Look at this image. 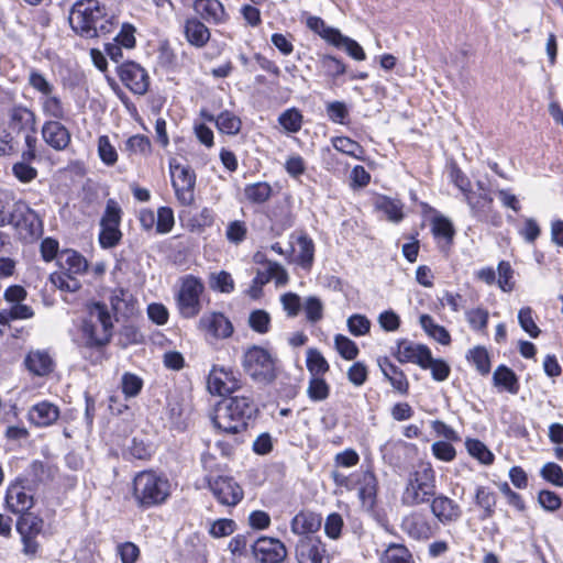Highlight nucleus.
Listing matches in <instances>:
<instances>
[{
  "label": "nucleus",
  "instance_id": "obj_47",
  "mask_svg": "<svg viewBox=\"0 0 563 563\" xmlns=\"http://www.w3.org/2000/svg\"><path fill=\"white\" fill-rule=\"evenodd\" d=\"M307 394L311 400L321 401L329 397L330 387L323 378L312 376L309 382Z\"/></svg>",
  "mask_w": 563,
  "mask_h": 563
},
{
  "label": "nucleus",
  "instance_id": "obj_19",
  "mask_svg": "<svg viewBox=\"0 0 563 563\" xmlns=\"http://www.w3.org/2000/svg\"><path fill=\"white\" fill-rule=\"evenodd\" d=\"M41 132L44 142L56 151H64L70 144L71 134L60 121H46Z\"/></svg>",
  "mask_w": 563,
  "mask_h": 563
},
{
  "label": "nucleus",
  "instance_id": "obj_49",
  "mask_svg": "<svg viewBox=\"0 0 563 563\" xmlns=\"http://www.w3.org/2000/svg\"><path fill=\"white\" fill-rule=\"evenodd\" d=\"M249 325L257 333H267L271 325L269 313L262 309L252 311L249 317Z\"/></svg>",
  "mask_w": 563,
  "mask_h": 563
},
{
  "label": "nucleus",
  "instance_id": "obj_20",
  "mask_svg": "<svg viewBox=\"0 0 563 563\" xmlns=\"http://www.w3.org/2000/svg\"><path fill=\"white\" fill-rule=\"evenodd\" d=\"M199 328L216 339H228L234 331L231 321L221 312L202 316L199 320Z\"/></svg>",
  "mask_w": 563,
  "mask_h": 563
},
{
  "label": "nucleus",
  "instance_id": "obj_58",
  "mask_svg": "<svg viewBox=\"0 0 563 563\" xmlns=\"http://www.w3.org/2000/svg\"><path fill=\"white\" fill-rule=\"evenodd\" d=\"M468 357L473 361L481 374L486 375L489 373L490 362L486 349L481 346L474 347L470 351Z\"/></svg>",
  "mask_w": 563,
  "mask_h": 563
},
{
  "label": "nucleus",
  "instance_id": "obj_22",
  "mask_svg": "<svg viewBox=\"0 0 563 563\" xmlns=\"http://www.w3.org/2000/svg\"><path fill=\"white\" fill-rule=\"evenodd\" d=\"M192 8L208 23L221 24L229 18L223 4L219 0H195Z\"/></svg>",
  "mask_w": 563,
  "mask_h": 563
},
{
  "label": "nucleus",
  "instance_id": "obj_50",
  "mask_svg": "<svg viewBox=\"0 0 563 563\" xmlns=\"http://www.w3.org/2000/svg\"><path fill=\"white\" fill-rule=\"evenodd\" d=\"M98 154L100 159L108 166H113L118 161L117 150L110 143L107 135H101L98 139Z\"/></svg>",
  "mask_w": 563,
  "mask_h": 563
},
{
  "label": "nucleus",
  "instance_id": "obj_41",
  "mask_svg": "<svg viewBox=\"0 0 563 563\" xmlns=\"http://www.w3.org/2000/svg\"><path fill=\"white\" fill-rule=\"evenodd\" d=\"M420 367L423 369L430 368L433 379L438 382L445 380L451 372L450 366L443 360L432 357L431 351L429 352V358L423 360Z\"/></svg>",
  "mask_w": 563,
  "mask_h": 563
},
{
  "label": "nucleus",
  "instance_id": "obj_61",
  "mask_svg": "<svg viewBox=\"0 0 563 563\" xmlns=\"http://www.w3.org/2000/svg\"><path fill=\"white\" fill-rule=\"evenodd\" d=\"M349 331L355 335H364L371 329V321L362 314H353L347 319Z\"/></svg>",
  "mask_w": 563,
  "mask_h": 563
},
{
  "label": "nucleus",
  "instance_id": "obj_5",
  "mask_svg": "<svg viewBox=\"0 0 563 563\" xmlns=\"http://www.w3.org/2000/svg\"><path fill=\"white\" fill-rule=\"evenodd\" d=\"M89 319L84 322L82 332L89 347H102L110 342L113 323L107 305L92 302L88 306Z\"/></svg>",
  "mask_w": 563,
  "mask_h": 563
},
{
  "label": "nucleus",
  "instance_id": "obj_33",
  "mask_svg": "<svg viewBox=\"0 0 563 563\" xmlns=\"http://www.w3.org/2000/svg\"><path fill=\"white\" fill-rule=\"evenodd\" d=\"M358 486V496L363 501L373 500L377 493V479L372 471L363 472L355 481V487Z\"/></svg>",
  "mask_w": 563,
  "mask_h": 563
},
{
  "label": "nucleus",
  "instance_id": "obj_1",
  "mask_svg": "<svg viewBox=\"0 0 563 563\" xmlns=\"http://www.w3.org/2000/svg\"><path fill=\"white\" fill-rule=\"evenodd\" d=\"M258 412L254 400L249 396H233L220 401L214 411L216 428L228 434L245 431Z\"/></svg>",
  "mask_w": 563,
  "mask_h": 563
},
{
  "label": "nucleus",
  "instance_id": "obj_36",
  "mask_svg": "<svg viewBox=\"0 0 563 563\" xmlns=\"http://www.w3.org/2000/svg\"><path fill=\"white\" fill-rule=\"evenodd\" d=\"M420 324L423 328V330L439 343L443 345L450 344V333L444 327L437 324L433 321L432 317H430L429 314H422L420 317Z\"/></svg>",
  "mask_w": 563,
  "mask_h": 563
},
{
  "label": "nucleus",
  "instance_id": "obj_7",
  "mask_svg": "<svg viewBox=\"0 0 563 563\" xmlns=\"http://www.w3.org/2000/svg\"><path fill=\"white\" fill-rule=\"evenodd\" d=\"M13 217L9 225H12L19 238L25 242L38 239L43 233V222L24 200H16Z\"/></svg>",
  "mask_w": 563,
  "mask_h": 563
},
{
  "label": "nucleus",
  "instance_id": "obj_15",
  "mask_svg": "<svg viewBox=\"0 0 563 563\" xmlns=\"http://www.w3.org/2000/svg\"><path fill=\"white\" fill-rule=\"evenodd\" d=\"M8 129L10 133L26 134L36 132V115L25 106L15 104L8 110Z\"/></svg>",
  "mask_w": 563,
  "mask_h": 563
},
{
  "label": "nucleus",
  "instance_id": "obj_9",
  "mask_svg": "<svg viewBox=\"0 0 563 563\" xmlns=\"http://www.w3.org/2000/svg\"><path fill=\"white\" fill-rule=\"evenodd\" d=\"M172 185L176 198L183 206H191L195 201L196 174L190 166H185L175 161L169 164Z\"/></svg>",
  "mask_w": 563,
  "mask_h": 563
},
{
  "label": "nucleus",
  "instance_id": "obj_56",
  "mask_svg": "<svg viewBox=\"0 0 563 563\" xmlns=\"http://www.w3.org/2000/svg\"><path fill=\"white\" fill-rule=\"evenodd\" d=\"M175 224L174 211L169 207H161L156 216V232L168 233Z\"/></svg>",
  "mask_w": 563,
  "mask_h": 563
},
{
  "label": "nucleus",
  "instance_id": "obj_39",
  "mask_svg": "<svg viewBox=\"0 0 563 563\" xmlns=\"http://www.w3.org/2000/svg\"><path fill=\"white\" fill-rule=\"evenodd\" d=\"M307 368L312 376H319L327 373L330 366L317 349H309L307 352Z\"/></svg>",
  "mask_w": 563,
  "mask_h": 563
},
{
  "label": "nucleus",
  "instance_id": "obj_30",
  "mask_svg": "<svg viewBox=\"0 0 563 563\" xmlns=\"http://www.w3.org/2000/svg\"><path fill=\"white\" fill-rule=\"evenodd\" d=\"M375 207L377 210L382 211L389 221L399 222L404 218V205L400 200L380 196L376 199Z\"/></svg>",
  "mask_w": 563,
  "mask_h": 563
},
{
  "label": "nucleus",
  "instance_id": "obj_14",
  "mask_svg": "<svg viewBox=\"0 0 563 563\" xmlns=\"http://www.w3.org/2000/svg\"><path fill=\"white\" fill-rule=\"evenodd\" d=\"M252 552L261 563H282L287 556L285 544L269 537L258 538L252 545Z\"/></svg>",
  "mask_w": 563,
  "mask_h": 563
},
{
  "label": "nucleus",
  "instance_id": "obj_55",
  "mask_svg": "<svg viewBox=\"0 0 563 563\" xmlns=\"http://www.w3.org/2000/svg\"><path fill=\"white\" fill-rule=\"evenodd\" d=\"M122 210L118 202L113 199L107 201L104 213L101 218L100 225L119 227L121 222Z\"/></svg>",
  "mask_w": 563,
  "mask_h": 563
},
{
  "label": "nucleus",
  "instance_id": "obj_24",
  "mask_svg": "<svg viewBox=\"0 0 563 563\" xmlns=\"http://www.w3.org/2000/svg\"><path fill=\"white\" fill-rule=\"evenodd\" d=\"M378 366L396 391L401 395L408 394L409 382L405 373L398 366L391 363L388 357L378 358Z\"/></svg>",
  "mask_w": 563,
  "mask_h": 563
},
{
  "label": "nucleus",
  "instance_id": "obj_44",
  "mask_svg": "<svg viewBox=\"0 0 563 563\" xmlns=\"http://www.w3.org/2000/svg\"><path fill=\"white\" fill-rule=\"evenodd\" d=\"M43 112L52 117L53 121H60L66 118V111L60 99L56 96H45L42 102Z\"/></svg>",
  "mask_w": 563,
  "mask_h": 563
},
{
  "label": "nucleus",
  "instance_id": "obj_53",
  "mask_svg": "<svg viewBox=\"0 0 563 563\" xmlns=\"http://www.w3.org/2000/svg\"><path fill=\"white\" fill-rule=\"evenodd\" d=\"M299 254L298 258L303 268H309L313 262L314 245L311 239L302 235L298 239Z\"/></svg>",
  "mask_w": 563,
  "mask_h": 563
},
{
  "label": "nucleus",
  "instance_id": "obj_26",
  "mask_svg": "<svg viewBox=\"0 0 563 563\" xmlns=\"http://www.w3.org/2000/svg\"><path fill=\"white\" fill-rule=\"evenodd\" d=\"M322 518L320 515L311 511L298 512L290 522V529L295 534L309 537L308 534L317 532L321 527Z\"/></svg>",
  "mask_w": 563,
  "mask_h": 563
},
{
  "label": "nucleus",
  "instance_id": "obj_12",
  "mask_svg": "<svg viewBox=\"0 0 563 563\" xmlns=\"http://www.w3.org/2000/svg\"><path fill=\"white\" fill-rule=\"evenodd\" d=\"M239 376L232 368L213 366L207 379L208 390L218 396L232 394L241 387Z\"/></svg>",
  "mask_w": 563,
  "mask_h": 563
},
{
  "label": "nucleus",
  "instance_id": "obj_10",
  "mask_svg": "<svg viewBox=\"0 0 563 563\" xmlns=\"http://www.w3.org/2000/svg\"><path fill=\"white\" fill-rule=\"evenodd\" d=\"M208 487L221 505L229 507L238 505L244 496L242 487L230 476L210 477Z\"/></svg>",
  "mask_w": 563,
  "mask_h": 563
},
{
  "label": "nucleus",
  "instance_id": "obj_64",
  "mask_svg": "<svg viewBox=\"0 0 563 563\" xmlns=\"http://www.w3.org/2000/svg\"><path fill=\"white\" fill-rule=\"evenodd\" d=\"M466 319L474 330H483L487 327L488 311L485 309H472L466 312Z\"/></svg>",
  "mask_w": 563,
  "mask_h": 563
},
{
  "label": "nucleus",
  "instance_id": "obj_57",
  "mask_svg": "<svg viewBox=\"0 0 563 563\" xmlns=\"http://www.w3.org/2000/svg\"><path fill=\"white\" fill-rule=\"evenodd\" d=\"M432 233L435 238H443L451 242L454 235V228L449 219L435 217L432 222Z\"/></svg>",
  "mask_w": 563,
  "mask_h": 563
},
{
  "label": "nucleus",
  "instance_id": "obj_34",
  "mask_svg": "<svg viewBox=\"0 0 563 563\" xmlns=\"http://www.w3.org/2000/svg\"><path fill=\"white\" fill-rule=\"evenodd\" d=\"M59 264L67 273L80 274L87 269V261L75 251H64L59 256Z\"/></svg>",
  "mask_w": 563,
  "mask_h": 563
},
{
  "label": "nucleus",
  "instance_id": "obj_38",
  "mask_svg": "<svg viewBox=\"0 0 563 563\" xmlns=\"http://www.w3.org/2000/svg\"><path fill=\"white\" fill-rule=\"evenodd\" d=\"M244 195L253 203H263L269 199L272 187L267 183H255L245 187Z\"/></svg>",
  "mask_w": 563,
  "mask_h": 563
},
{
  "label": "nucleus",
  "instance_id": "obj_40",
  "mask_svg": "<svg viewBox=\"0 0 563 563\" xmlns=\"http://www.w3.org/2000/svg\"><path fill=\"white\" fill-rule=\"evenodd\" d=\"M333 147L349 156L362 158L364 154L363 147L355 141L346 136H338L332 140Z\"/></svg>",
  "mask_w": 563,
  "mask_h": 563
},
{
  "label": "nucleus",
  "instance_id": "obj_35",
  "mask_svg": "<svg viewBox=\"0 0 563 563\" xmlns=\"http://www.w3.org/2000/svg\"><path fill=\"white\" fill-rule=\"evenodd\" d=\"M476 505L483 509L482 519H488L494 515L497 497L496 494L487 487L479 486L475 495Z\"/></svg>",
  "mask_w": 563,
  "mask_h": 563
},
{
  "label": "nucleus",
  "instance_id": "obj_43",
  "mask_svg": "<svg viewBox=\"0 0 563 563\" xmlns=\"http://www.w3.org/2000/svg\"><path fill=\"white\" fill-rule=\"evenodd\" d=\"M278 122L288 132L296 133L301 129L302 114L298 109L291 108L279 115Z\"/></svg>",
  "mask_w": 563,
  "mask_h": 563
},
{
  "label": "nucleus",
  "instance_id": "obj_17",
  "mask_svg": "<svg viewBox=\"0 0 563 563\" xmlns=\"http://www.w3.org/2000/svg\"><path fill=\"white\" fill-rule=\"evenodd\" d=\"M401 529L415 540H428L434 534V529L428 516L421 511L407 515L402 519Z\"/></svg>",
  "mask_w": 563,
  "mask_h": 563
},
{
  "label": "nucleus",
  "instance_id": "obj_37",
  "mask_svg": "<svg viewBox=\"0 0 563 563\" xmlns=\"http://www.w3.org/2000/svg\"><path fill=\"white\" fill-rule=\"evenodd\" d=\"M380 563H411V554L402 544H390L384 552Z\"/></svg>",
  "mask_w": 563,
  "mask_h": 563
},
{
  "label": "nucleus",
  "instance_id": "obj_54",
  "mask_svg": "<svg viewBox=\"0 0 563 563\" xmlns=\"http://www.w3.org/2000/svg\"><path fill=\"white\" fill-rule=\"evenodd\" d=\"M99 243L103 249H111L119 244L122 233L119 227L100 225Z\"/></svg>",
  "mask_w": 563,
  "mask_h": 563
},
{
  "label": "nucleus",
  "instance_id": "obj_21",
  "mask_svg": "<svg viewBox=\"0 0 563 563\" xmlns=\"http://www.w3.org/2000/svg\"><path fill=\"white\" fill-rule=\"evenodd\" d=\"M473 214L482 221H490L494 224L499 223V217L492 213L493 198L486 192H468L465 197Z\"/></svg>",
  "mask_w": 563,
  "mask_h": 563
},
{
  "label": "nucleus",
  "instance_id": "obj_23",
  "mask_svg": "<svg viewBox=\"0 0 563 563\" xmlns=\"http://www.w3.org/2000/svg\"><path fill=\"white\" fill-rule=\"evenodd\" d=\"M429 347L422 344H416L408 340H401L397 343L396 357L400 363H416L422 365L423 360L429 358Z\"/></svg>",
  "mask_w": 563,
  "mask_h": 563
},
{
  "label": "nucleus",
  "instance_id": "obj_28",
  "mask_svg": "<svg viewBox=\"0 0 563 563\" xmlns=\"http://www.w3.org/2000/svg\"><path fill=\"white\" fill-rule=\"evenodd\" d=\"M59 417V409L51 402H40L30 410V420L37 427H47Z\"/></svg>",
  "mask_w": 563,
  "mask_h": 563
},
{
  "label": "nucleus",
  "instance_id": "obj_52",
  "mask_svg": "<svg viewBox=\"0 0 563 563\" xmlns=\"http://www.w3.org/2000/svg\"><path fill=\"white\" fill-rule=\"evenodd\" d=\"M518 321L523 331H526L531 338H538L541 330L536 324L533 319V311L530 307H525L519 310Z\"/></svg>",
  "mask_w": 563,
  "mask_h": 563
},
{
  "label": "nucleus",
  "instance_id": "obj_27",
  "mask_svg": "<svg viewBox=\"0 0 563 563\" xmlns=\"http://www.w3.org/2000/svg\"><path fill=\"white\" fill-rule=\"evenodd\" d=\"M26 368L37 376H46L54 369V361L45 351H31L24 360Z\"/></svg>",
  "mask_w": 563,
  "mask_h": 563
},
{
  "label": "nucleus",
  "instance_id": "obj_51",
  "mask_svg": "<svg viewBox=\"0 0 563 563\" xmlns=\"http://www.w3.org/2000/svg\"><path fill=\"white\" fill-rule=\"evenodd\" d=\"M71 274L73 273L67 272L54 273L51 276V280L59 289L75 292L81 285L77 278L71 276Z\"/></svg>",
  "mask_w": 563,
  "mask_h": 563
},
{
  "label": "nucleus",
  "instance_id": "obj_11",
  "mask_svg": "<svg viewBox=\"0 0 563 563\" xmlns=\"http://www.w3.org/2000/svg\"><path fill=\"white\" fill-rule=\"evenodd\" d=\"M25 478H16L5 493V506L13 514L27 512L34 505L32 489L26 485Z\"/></svg>",
  "mask_w": 563,
  "mask_h": 563
},
{
  "label": "nucleus",
  "instance_id": "obj_32",
  "mask_svg": "<svg viewBox=\"0 0 563 563\" xmlns=\"http://www.w3.org/2000/svg\"><path fill=\"white\" fill-rule=\"evenodd\" d=\"M332 34V38L334 40L332 44L336 47H342L345 52L356 60H364L365 53L362 46L354 40L341 34L340 31H330Z\"/></svg>",
  "mask_w": 563,
  "mask_h": 563
},
{
  "label": "nucleus",
  "instance_id": "obj_8",
  "mask_svg": "<svg viewBox=\"0 0 563 563\" xmlns=\"http://www.w3.org/2000/svg\"><path fill=\"white\" fill-rule=\"evenodd\" d=\"M203 290L205 286L199 278L192 275L183 278L176 295L177 309L183 318L191 319L200 313V297Z\"/></svg>",
  "mask_w": 563,
  "mask_h": 563
},
{
  "label": "nucleus",
  "instance_id": "obj_16",
  "mask_svg": "<svg viewBox=\"0 0 563 563\" xmlns=\"http://www.w3.org/2000/svg\"><path fill=\"white\" fill-rule=\"evenodd\" d=\"M296 554L299 563H330L325 545L314 537H303L299 540Z\"/></svg>",
  "mask_w": 563,
  "mask_h": 563
},
{
  "label": "nucleus",
  "instance_id": "obj_4",
  "mask_svg": "<svg viewBox=\"0 0 563 563\" xmlns=\"http://www.w3.org/2000/svg\"><path fill=\"white\" fill-rule=\"evenodd\" d=\"M106 15V7L98 0H79L73 4L68 20L76 34L93 38L98 36V23Z\"/></svg>",
  "mask_w": 563,
  "mask_h": 563
},
{
  "label": "nucleus",
  "instance_id": "obj_59",
  "mask_svg": "<svg viewBox=\"0 0 563 563\" xmlns=\"http://www.w3.org/2000/svg\"><path fill=\"white\" fill-rule=\"evenodd\" d=\"M541 476L551 484L558 487H563V470L556 463H547L541 468Z\"/></svg>",
  "mask_w": 563,
  "mask_h": 563
},
{
  "label": "nucleus",
  "instance_id": "obj_2",
  "mask_svg": "<svg viewBox=\"0 0 563 563\" xmlns=\"http://www.w3.org/2000/svg\"><path fill=\"white\" fill-rule=\"evenodd\" d=\"M435 494V472L429 463H420L408 474L400 501L402 506L417 507L428 504Z\"/></svg>",
  "mask_w": 563,
  "mask_h": 563
},
{
  "label": "nucleus",
  "instance_id": "obj_60",
  "mask_svg": "<svg viewBox=\"0 0 563 563\" xmlns=\"http://www.w3.org/2000/svg\"><path fill=\"white\" fill-rule=\"evenodd\" d=\"M143 387L142 379L131 373H125L122 377V391L126 397H135Z\"/></svg>",
  "mask_w": 563,
  "mask_h": 563
},
{
  "label": "nucleus",
  "instance_id": "obj_46",
  "mask_svg": "<svg viewBox=\"0 0 563 563\" xmlns=\"http://www.w3.org/2000/svg\"><path fill=\"white\" fill-rule=\"evenodd\" d=\"M466 449L472 456L476 457L483 464L489 465L494 461L493 453L479 440H476V439L467 440Z\"/></svg>",
  "mask_w": 563,
  "mask_h": 563
},
{
  "label": "nucleus",
  "instance_id": "obj_25",
  "mask_svg": "<svg viewBox=\"0 0 563 563\" xmlns=\"http://www.w3.org/2000/svg\"><path fill=\"white\" fill-rule=\"evenodd\" d=\"M184 34L188 43L197 48L206 46L211 36L209 29L196 16L185 21Z\"/></svg>",
  "mask_w": 563,
  "mask_h": 563
},
{
  "label": "nucleus",
  "instance_id": "obj_6",
  "mask_svg": "<svg viewBox=\"0 0 563 563\" xmlns=\"http://www.w3.org/2000/svg\"><path fill=\"white\" fill-rule=\"evenodd\" d=\"M242 366L253 380L264 385L272 384L278 375L277 358L258 345L245 351Z\"/></svg>",
  "mask_w": 563,
  "mask_h": 563
},
{
  "label": "nucleus",
  "instance_id": "obj_29",
  "mask_svg": "<svg viewBox=\"0 0 563 563\" xmlns=\"http://www.w3.org/2000/svg\"><path fill=\"white\" fill-rule=\"evenodd\" d=\"M43 529V519L31 512L20 514L16 521V530L21 537H37Z\"/></svg>",
  "mask_w": 563,
  "mask_h": 563
},
{
  "label": "nucleus",
  "instance_id": "obj_3",
  "mask_svg": "<svg viewBox=\"0 0 563 563\" xmlns=\"http://www.w3.org/2000/svg\"><path fill=\"white\" fill-rule=\"evenodd\" d=\"M170 496V484L166 476L156 472H139L133 479V497L141 508L164 504Z\"/></svg>",
  "mask_w": 563,
  "mask_h": 563
},
{
  "label": "nucleus",
  "instance_id": "obj_18",
  "mask_svg": "<svg viewBox=\"0 0 563 563\" xmlns=\"http://www.w3.org/2000/svg\"><path fill=\"white\" fill-rule=\"evenodd\" d=\"M432 515L443 525L455 522L462 516L461 507L445 495H434L428 503Z\"/></svg>",
  "mask_w": 563,
  "mask_h": 563
},
{
  "label": "nucleus",
  "instance_id": "obj_48",
  "mask_svg": "<svg viewBox=\"0 0 563 563\" xmlns=\"http://www.w3.org/2000/svg\"><path fill=\"white\" fill-rule=\"evenodd\" d=\"M335 349L339 354L349 361H352L358 355V347L354 341L345 335L336 334L334 338Z\"/></svg>",
  "mask_w": 563,
  "mask_h": 563
},
{
  "label": "nucleus",
  "instance_id": "obj_13",
  "mask_svg": "<svg viewBox=\"0 0 563 563\" xmlns=\"http://www.w3.org/2000/svg\"><path fill=\"white\" fill-rule=\"evenodd\" d=\"M118 75L123 85L133 93L144 95L150 87L146 70L134 62H125L118 66Z\"/></svg>",
  "mask_w": 563,
  "mask_h": 563
},
{
  "label": "nucleus",
  "instance_id": "obj_42",
  "mask_svg": "<svg viewBox=\"0 0 563 563\" xmlns=\"http://www.w3.org/2000/svg\"><path fill=\"white\" fill-rule=\"evenodd\" d=\"M217 128L227 134H238L241 130V120L229 111L221 112L216 119Z\"/></svg>",
  "mask_w": 563,
  "mask_h": 563
},
{
  "label": "nucleus",
  "instance_id": "obj_62",
  "mask_svg": "<svg viewBox=\"0 0 563 563\" xmlns=\"http://www.w3.org/2000/svg\"><path fill=\"white\" fill-rule=\"evenodd\" d=\"M236 525L232 519H218L212 522L209 533L213 538H222L232 534L235 531Z\"/></svg>",
  "mask_w": 563,
  "mask_h": 563
},
{
  "label": "nucleus",
  "instance_id": "obj_31",
  "mask_svg": "<svg viewBox=\"0 0 563 563\" xmlns=\"http://www.w3.org/2000/svg\"><path fill=\"white\" fill-rule=\"evenodd\" d=\"M493 380L495 386L504 387V389L510 394H517L519 391V383L515 372L505 365H500L496 368Z\"/></svg>",
  "mask_w": 563,
  "mask_h": 563
},
{
  "label": "nucleus",
  "instance_id": "obj_45",
  "mask_svg": "<svg viewBox=\"0 0 563 563\" xmlns=\"http://www.w3.org/2000/svg\"><path fill=\"white\" fill-rule=\"evenodd\" d=\"M125 151H128L130 154H140L147 156L152 152L151 141L145 135H133L129 137L125 142Z\"/></svg>",
  "mask_w": 563,
  "mask_h": 563
},
{
  "label": "nucleus",
  "instance_id": "obj_63",
  "mask_svg": "<svg viewBox=\"0 0 563 563\" xmlns=\"http://www.w3.org/2000/svg\"><path fill=\"white\" fill-rule=\"evenodd\" d=\"M12 173L22 183H30L37 177L36 168L25 162H18L13 164Z\"/></svg>",
  "mask_w": 563,
  "mask_h": 563
}]
</instances>
